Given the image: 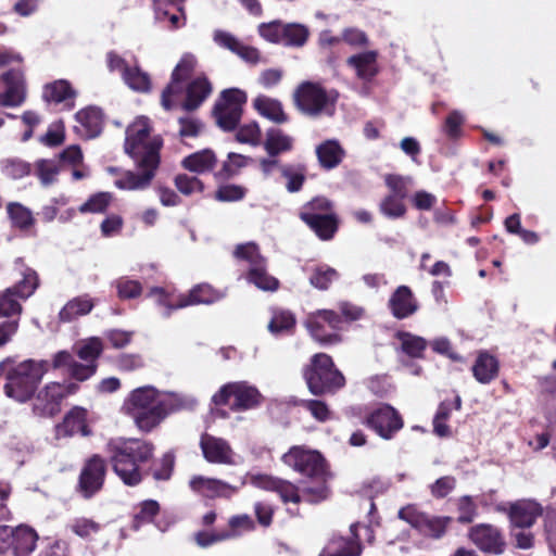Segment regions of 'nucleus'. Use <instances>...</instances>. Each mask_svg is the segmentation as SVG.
<instances>
[{"instance_id":"1","label":"nucleus","mask_w":556,"mask_h":556,"mask_svg":"<svg viewBox=\"0 0 556 556\" xmlns=\"http://www.w3.org/2000/svg\"><path fill=\"white\" fill-rule=\"evenodd\" d=\"M106 452L113 472L125 485L137 486L144 478L141 466L153 459L155 445L139 438H116L108 442Z\"/></svg>"},{"instance_id":"2","label":"nucleus","mask_w":556,"mask_h":556,"mask_svg":"<svg viewBox=\"0 0 556 556\" xmlns=\"http://www.w3.org/2000/svg\"><path fill=\"white\" fill-rule=\"evenodd\" d=\"M248 101L245 91L238 88H228L220 92L213 106V116L217 126L224 131L237 129L235 139L239 143L256 147L261 144L262 130L257 122L240 126L243 106Z\"/></svg>"},{"instance_id":"3","label":"nucleus","mask_w":556,"mask_h":556,"mask_svg":"<svg viewBox=\"0 0 556 556\" xmlns=\"http://www.w3.org/2000/svg\"><path fill=\"white\" fill-rule=\"evenodd\" d=\"M49 370L50 363L47 359L28 358L16 363L13 358V363L2 371L5 377L4 394L18 403L28 402L36 394L43 376Z\"/></svg>"},{"instance_id":"4","label":"nucleus","mask_w":556,"mask_h":556,"mask_svg":"<svg viewBox=\"0 0 556 556\" xmlns=\"http://www.w3.org/2000/svg\"><path fill=\"white\" fill-rule=\"evenodd\" d=\"M302 378L308 391L317 397L334 395L346 384L343 372L327 353L313 354L302 368Z\"/></svg>"},{"instance_id":"5","label":"nucleus","mask_w":556,"mask_h":556,"mask_svg":"<svg viewBox=\"0 0 556 556\" xmlns=\"http://www.w3.org/2000/svg\"><path fill=\"white\" fill-rule=\"evenodd\" d=\"M292 99L299 112L309 117H318L333 113L338 92L326 90L320 83L306 80L295 88Z\"/></svg>"},{"instance_id":"6","label":"nucleus","mask_w":556,"mask_h":556,"mask_svg":"<svg viewBox=\"0 0 556 556\" xmlns=\"http://www.w3.org/2000/svg\"><path fill=\"white\" fill-rule=\"evenodd\" d=\"M151 131L150 121L144 116L136 118L126 128L124 150L134 161H141L149 152H155L157 162H161L163 140L160 137L151 138Z\"/></svg>"},{"instance_id":"7","label":"nucleus","mask_w":556,"mask_h":556,"mask_svg":"<svg viewBox=\"0 0 556 556\" xmlns=\"http://www.w3.org/2000/svg\"><path fill=\"white\" fill-rule=\"evenodd\" d=\"M263 395L247 381L228 382L212 396L216 406H228L232 412H244L261 405Z\"/></svg>"},{"instance_id":"8","label":"nucleus","mask_w":556,"mask_h":556,"mask_svg":"<svg viewBox=\"0 0 556 556\" xmlns=\"http://www.w3.org/2000/svg\"><path fill=\"white\" fill-rule=\"evenodd\" d=\"M304 326L312 339L321 346L337 345L343 341L340 333L342 318L333 309H317L309 313Z\"/></svg>"},{"instance_id":"9","label":"nucleus","mask_w":556,"mask_h":556,"mask_svg":"<svg viewBox=\"0 0 556 556\" xmlns=\"http://www.w3.org/2000/svg\"><path fill=\"white\" fill-rule=\"evenodd\" d=\"M397 516L425 538L439 540L443 538L453 522L450 516H434L419 510L415 505L402 507Z\"/></svg>"},{"instance_id":"10","label":"nucleus","mask_w":556,"mask_h":556,"mask_svg":"<svg viewBox=\"0 0 556 556\" xmlns=\"http://www.w3.org/2000/svg\"><path fill=\"white\" fill-rule=\"evenodd\" d=\"M281 459L287 466L308 479L330 475L327 460L318 451L294 445L282 455Z\"/></svg>"},{"instance_id":"11","label":"nucleus","mask_w":556,"mask_h":556,"mask_svg":"<svg viewBox=\"0 0 556 556\" xmlns=\"http://www.w3.org/2000/svg\"><path fill=\"white\" fill-rule=\"evenodd\" d=\"M108 473V462L99 454L85 459L75 486L85 500H90L102 491Z\"/></svg>"},{"instance_id":"12","label":"nucleus","mask_w":556,"mask_h":556,"mask_svg":"<svg viewBox=\"0 0 556 556\" xmlns=\"http://www.w3.org/2000/svg\"><path fill=\"white\" fill-rule=\"evenodd\" d=\"M363 425L383 440H392L404 427V419L392 405L382 403L366 414Z\"/></svg>"},{"instance_id":"13","label":"nucleus","mask_w":556,"mask_h":556,"mask_svg":"<svg viewBox=\"0 0 556 556\" xmlns=\"http://www.w3.org/2000/svg\"><path fill=\"white\" fill-rule=\"evenodd\" d=\"M141 173H135L127 170L123 174L119 179L115 180V186L121 190H144L151 186L155 173L160 166L157 162L156 153L149 152L141 161H135Z\"/></svg>"},{"instance_id":"14","label":"nucleus","mask_w":556,"mask_h":556,"mask_svg":"<svg viewBox=\"0 0 556 556\" xmlns=\"http://www.w3.org/2000/svg\"><path fill=\"white\" fill-rule=\"evenodd\" d=\"M468 540L482 553L502 555L506 549L503 531L491 523H478L468 529Z\"/></svg>"},{"instance_id":"15","label":"nucleus","mask_w":556,"mask_h":556,"mask_svg":"<svg viewBox=\"0 0 556 556\" xmlns=\"http://www.w3.org/2000/svg\"><path fill=\"white\" fill-rule=\"evenodd\" d=\"M188 485L193 493L207 500H229L239 490V486L232 485L224 480L208 478L202 475L192 476Z\"/></svg>"},{"instance_id":"16","label":"nucleus","mask_w":556,"mask_h":556,"mask_svg":"<svg viewBox=\"0 0 556 556\" xmlns=\"http://www.w3.org/2000/svg\"><path fill=\"white\" fill-rule=\"evenodd\" d=\"M63 401L62 383L49 382L37 393L33 413L38 417H54L61 412Z\"/></svg>"},{"instance_id":"17","label":"nucleus","mask_w":556,"mask_h":556,"mask_svg":"<svg viewBox=\"0 0 556 556\" xmlns=\"http://www.w3.org/2000/svg\"><path fill=\"white\" fill-rule=\"evenodd\" d=\"M199 446L204 459L211 464H235V452L229 442L223 438L204 432L200 437Z\"/></svg>"},{"instance_id":"18","label":"nucleus","mask_w":556,"mask_h":556,"mask_svg":"<svg viewBox=\"0 0 556 556\" xmlns=\"http://www.w3.org/2000/svg\"><path fill=\"white\" fill-rule=\"evenodd\" d=\"M174 402L172 399L162 397L160 392L151 387L144 386L132 390L126 397L123 409L127 416L138 414L142 410L152 408L157 404Z\"/></svg>"},{"instance_id":"19","label":"nucleus","mask_w":556,"mask_h":556,"mask_svg":"<svg viewBox=\"0 0 556 556\" xmlns=\"http://www.w3.org/2000/svg\"><path fill=\"white\" fill-rule=\"evenodd\" d=\"M1 79L5 90L0 93V105L5 108L20 106L26 100V85L24 73L20 68H12L2 74Z\"/></svg>"},{"instance_id":"20","label":"nucleus","mask_w":556,"mask_h":556,"mask_svg":"<svg viewBox=\"0 0 556 556\" xmlns=\"http://www.w3.org/2000/svg\"><path fill=\"white\" fill-rule=\"evenodd\" d=\"M76 90L66 79H56L48 83L42 88V101L47 104L62 105L63 110L71 111L75 108Z\"/></svg>"},{"instance_id":"21","label":"nucleus","mask_w":556,"mask_h":556,"mask_svg":"<svg viewBox=\"0 0 556 556\" xmlns=\"http://www.w3.org/2000/svg\"><path fill=\"white\" fill-rule=\"evenodd\" d=\"M87 409L74 406L70 409L62 422L55 426V437L58 439L73 437L77 433L83 437L91 434V430L87 424Z\"/></svg>"},{"instance_id":"22","label":"nucleus","mask_w":556,"mask_h":556,"mask_svg":"<svg viewBox=\"0 0 556 556\" xmlns=\"http://www.w3.org/2000/svg\"><path fill=\"white\" fill-rule=\"evenodd\" d=\"M177 410L174 402L157 404L150 409L129 416L135 426L143 433H150L156 429L172 413Z\"/></svg>"},{"instance_id":"23","label":"nucleus","mask_w":556,"mask_h":556,"mask_svg":"<svg viewBox=\"0 0 556 556\" xmlns=\"http://www.w3.org/2000/svg\"><path fill=\"white\" fill-rule=\"evenodd\" d=\"M388 307L396 319H405L414 315L419 303L408 286H399L388 301Z\"/></svg>"},{"instance_id":"24","label":"nucleus","mask_w":556,"mask_h":556,"mask_svg":"<svg viewBox=\"0 0 556 556\" xmlns=\"http://www.w3.org/2000/svg\"><path fill=\"white\" fill-rule=\"evenodd\" d=\"M186 97L180 106L186 112L197 111L211 96L213 86L204 75L197 76L186 86Z\"/></svg>"},{"instance_id":"25","label":"nucleus","mask_w":556,"mask_h":556,"mask_svg":"<svg viewBox=\"0 0 556 556\" xmlns=\"http://www.w3.org/2000/svg\"><path fill=\"white\" fill-rule=\"evenodd\" d=\"M224 298V293L211 285L202 282L193 286L188 293L178 294V307H188L194 305H211Z\"/></svg>"},{"instance_id":"26","label":"nucleus","mask_w":556,"mask_h":556,"mask_svg":"<svg viewBox=\"0 0 556 556\" xmlns=\"http://www.w3.org/2000/svg\"><path fill=\"white\" fill-rule=\"evenodd\" d=\"M378 52L375 50L353 54L346 60V65L355 71L357 78L371 81L379 73Z\"/></svg>"},{"instance_id":"27","label":"nucleus","mask_w":556,"mask_h":556,"mask_svg":"<svg viewBox=\"0 0 556 556\" xmlns=\"http://www.w3.org/2000/svg\"><path fill=\"white\" fill-rule=\"evenodd\" d=\"M543 509L535 502H518L509 508V519L517 528H530L542 516Z\"/></svg>"},{"instance_id":"28","label":"nucleus","mask_w":556,"mask_h":556,"mask_svg":"<svg viewBox=\"0 0 556 556\" xmlns=\"http://www.w3.org/2000/svg\"><path fill=\"white\" fill-rule=\"evenodd\" d=\"M395 339L400 342V345L395 348L399 354L409 359L425 358V352L428 348V341L425 338L401 330L395 333Z\"/></svg>"},{"instance_id":"29","label":"nucleus","mask_w":556,"mask_h":556,"mask_svg":"<svg viewBox=\"0 0 556 556\" xmlns=\"http://www.w3.org/2000/svg\"><path fill=\"white\" fill-rule=\"evenodd\" d=\"M302 222L323 241L333 239L340 226V218L337 213L325 216L311 215Z\"/></svg>"},{"instance_id":"30","label":"nucleus","mask_w":556,"mask_h":556,"mask_svg":"<svg viewBox=\"0 0 556 556\" xmlns=\"http://www.w3.org/2000/svg\"><path fill=\"white\" fill-rule=\"evenodd\" d=\"M38 541V534L35 529L27 525H20L16 528H12V545L15 556H28L30 555Z\"/></svg>"},{"instance_id":"31","label":"nucleus","mask_w":556,"mask_h":556,"mask_svg":"<svg viewBox=\"0 0 556 556\" xmlns=\"http://www.w3.org/2000/svg\"><path fill=\"white\" fill-rule=\"evenodd\" d=\"M471 370L472 376L478 382L488 384L497 378L500 372V362L488 351H481L479 352Z\"/></svg>"},{"instance_id":"32","label":"nucleus","mask_w":556,"mask_h":556,"mask_svg":"<svg viewBox=\"0 0 556 556\" xmlns=\"http://www.w3.org/2000/svg\"><path fill=\"white\" fill-rule=\"evenodd\" d=\"M263 148L268 156H279L293 150L294 138L280 128L270 127L266 130Z\"/></svg>"},{"instance_id":"33","label":"nucleus","mask_w":556,"mask_h":556,"mask_svg":"<svg viewBox=\"0 0 556 556\" xmlns=\"http://www.w3.org/2000/svg\"><path fill=\"white\" fill-rule=\"evenodd\" d=\"M330 478L331 473L309 479L311 483L302 482L300 486L302 501L313 505L326 501L330 495V488L328 485Z\"/></svg>"},{"instance_id":"34","label":"nucleus","mask_w":556,"mask_h":556,"mask_svg":"<svg viewBox=\"0 0 556 556\" xmlns=\"http://www.w3.org/2000/svg\"><path fill=\"white\" fill-rule=\"evenodd\" d=\"M94 307L93 299L83 294L70 300L59 312L61 323H71L80 316L89 314Z\"/></svg>"},{"instance_id":"35","label":"nucleus","mask_w":556,"mask_h":556,"mask_svg":"<svg viewBox=\"0 0 556 556\" xmlns=\"http://www.w3.org/2000/svg\"><path fill=\"white\" fill-rule=\"evenodd\" d=\"M280 175L286 179V189L290 193L300 192L307 177V166L304 163H287L279 166Z\"/></svg>"},{"instance_id":"36","label":"nucleus","mask_w":556,"mask_h":556,"mask_svg":"<svg viewBox=\"0 0 556 556\" xmlns=\"http://www.w3.org/2000/svg\"><path fill=\"white\" fill-rule=\"evenodd\" d=\"M316 156L321 168H336L344 157V150L336 140H326L316 147Z\"/></svg>"},{"instance_id":"37","label":"nucleus","mask_w":556,"mask_h":556,"mask_svg":"<svg viewBox=\"0 0 556 556\" xmlns=\"http://www.w3.org/2000/svg\"><path fill=\"white\" fill-rule=\"evenodd\" d=\"M253 106L260 115L276 123H287L289 117L285 113L282 104L277 99L261 94L253 100Z\"/></svg>"},{"instance_id":"38","label":"nucleus","mask_w":556,"mask_h":556,"mask_svg":"<svg viewBox=\"0 0 556 556\" xmlns=\"http://www.w3.org/2000/svg\"><path fill=\"white\" fill-rule=\"evenodd\" d=\"M327 556H361L363 544L359 534L354 538L333 536L326 548Z\"/></svg>"},{"instance_id":"39","label":"nucleus","mask_w":556,"mask_h":556,"mask_svg":"<svg viewBox=\"0 0 556 556\" xmlns=\"http://www.w3.org/2000/svg\"><path fill=\"white\" fill-rule=\"evenodd\" d=\"M76 121L84 127L88 138L100 135L104 124L103 112L96 106H88L75 114Z\"/></svg>"},{"instance_id":"40","label":"nucleus","mask_w":556,"mask_h":556,"mask_svg":"<svg viewBox=\"0 0 556 556\" xmlns=\"http://www.w3.org/2000/svg\"><path fill=\"white\" fill-rule=\"evenodd\" d=\"M216 163L217 157L214 151L211 149H203L186 156L182 160L181 165L189 172L202 174L211 172L216 166Z\"/></svg>"},{"instance_id":"41","label":"nucleus","mask_w":556,"mask_h":556,"mask_svg":"<svg viewBox=\"0 0 556 556\" xmlns=\"http://www.w3.org/2000/svg\"><path fill=\"white\" fill-rule=\"evenodd\" d=\"M296 326V318L291 311L275 309L267 329L274 336L292 334Z\"/></svg>"},{"instance_id":"42","label":"nucleus","mask_w":556,"mask_h":556,"mask_svg":"<svg viewBox=\"0 0 556 556\" xmlns=\"http://www.w3.org/2000/svg\"><path fill=\"white\" fill-rule=\"evenodd\" d=\"M247 279L263 291H277L280 287L279 280L269 275L266 269V261L255 267H250Z\"/></svg>"},{"instance_id":"43","label":"nucleus","mask_w":556,"mask_h":556,"mask_svg":"<svg viewBox=\"0 0 556 556\" xmlns=\"http://www.w3.org/2000/svg\"><path fill=\"white\" fill-rule=\"evenodd\" d=\"M66 529L84 541H91L102 530V525L92 518L75 517L66 525Z\"/></svg>"},{"instance_id":"44","label":"nucleus","mask_w":556,"mask_h":556,"mask_svg":"<svg viewBox=\"0 0 556 556\" xmlns=\"http://www.w3.org/2000/svg\"><path fill=\"white\" fill-rule=\"evenodd\" d=\"M175 464V454L170 451L165 452L149 467V470L144 472V476L151 475V477L157 482L168 481L174 473Z\"/></svg>"},{"instance_id":"45","label":"nucleus","mask_w":556,"mask_h":556,"mask_svg":"<svg viewBox=\"0 0 556 556\" xmlns=\"http://www.w3.org/2000/svg\"><path fill=\"white\" fill-rule=\"evenodd\" d=\"M75 354L88 364H98V359L103 352L102 340L98 337H91L74 346Z\"/></svg>"},{"instance_id":"46","label":"nucleus","mask_w":556,"mask_h":556,"mask_svg":"<svg viewBox=\"0 0 556 556\" xmlns=\"http://www.w3.org/2000/svg\"><path fill=\"white\" fill-rule=\"evenodd\" d=\"M309 37L308 28L299 23H285L281 45L287 47H303Z\"/></svg>"},{"instance_id":"47","label":"nucleus","mask_w":556,"mask_h":556,"mask_svg":"<svg viewBox=\"0 0 556 556\" xmlns=\"http://www.w3.org/2000/svg\"><path fill=\"white\" fill-rule=\"evenodd\" d=\"M334 213L333 202L324 195H317L302 206L299 218L305 220V217L311 215L325 216Z\"/></svg>"},{"instance_id":"48","label":"nucleus","mask_w":556,"mask_h":556,"mask_svg":"<svg viewBox=\"0 0 556 556\" xmlns=\"http://www.w3.org/2000/svg\"><path fill=\"white\" fill-rule=\"evenodd\" d=\"M123 78L132 90L147 92L151 89L150 76L137 66H125Z\"/></svg>"},{"instance_id":"49","label":"nucleus","mask_w":556,"mask_h":556,"mask_svg":"<svg viewBox=\"0 0 556 556\" xmlns=\"http://www.w3.org/2000/svg\"><path fill=\"white\" fill-rule=\"evenodd\" d=\"M338 278L339 273L334 268L328 265H319L312 270L309 283L320 291H326Z\"/></svg>"},{"instance_id":"50","label":"nucleus","mask_w":556,"mask_h":556,"mask_svg":"<svg viewBox=\"0 0 556 556\" xmlns=\"http://www.w3.org/2000/svg\"><path fill=\"white\" fill-rule=\"evenodd\" d=\"M160 509V504L155 500H146L139 503L138 511L134 515L132 528L137 530L143 525L153 522Z\"/></svg>"},{"instance_id":"51","label":"nucleus","mask_w":556,"mask_h":556,"mask_svg":"<svg viewBox=\"0 0 556 556\" xmlns=\"http://www.w3.org/2000/svg\"><path fill=\"white\" fill-rule=\"evenodd\" d=\"M405 199L392 194H386L379 203V211L390 219L403 218L406 215L407 207Z\"/></svg>"},{"instance_id":"52","label":"nucleus","mask_w":556,"mask_h":556,"mask_svg":"<svg viewBox=\"0 0 556 556\" xmlns=\"http://www.w3.org/2000/svg\"><path fill=\"white\" fill-rule=\"evenodd\" d=\"M251 161L252 159L250 156L229 152L227 155V161L223 163L222 168L217 173V176L223 179H229L238 175L239 172L247 167Z\"/></svg>"},{"instance_id":"53","label":"nucleus","mask_w":556,"mask_h":556,"mask_svg":"<svg viewBox=\"0 0 556 556\" xmlns=\"http://www.w3.org/2000/svg\"><path fill=\"white\" fill-rule=\"evenodd\" d=\"M8 214L14 227L20 230H28L35 224V218L27 207L21 203H9Z\"/></svg>"},{"instance_id":"54","label":"nucleus","mask_w":556,"mask_h":556,"mask_svg":"<svg viewBox=\"0 0 556 556\" xmlns=\"http://www.w3.org/2000/svg\"><path fill=\"white\" fill-rule=\"evenodd\" d=\"M18 299L20 298L14 293V290L10 288L0 294V318H17L20 320L22 305L18 302Z\"/></svg>"},{"instance_id":"55","label":"nucleus","mask_w":556,"mask_h":556,"mask_svg":"<svg viewBox=\"0 0 556 556\" xmlns=\"http://www.w3.org/2000/svg\"><path fill=\"white\" fill-rule=\"evenodd\" d=\"M113 200V195L110 192H97L88 198V200L78 207V212L81 214L92 213L101 214L105 213Z\"/></svg>"},{"instance_id":"56","label":"nucleus","mask_w":556,"mask_h":556,"mask_svg":"<svg viewBox=\"0 0 556 556\" xmlns=\"http://www.w3.org/2000/svg\"><path fill=\"white\" fill-rule=\"evenodd\" d=\"M185 0H153V12L155 20L159 22H166L167 17L173 13V10L181 13L182 18H186Z\"/></svg>"},{"instance_id":"57","label":"nucleus","mask_w":556,"mask_h":556,"mask_svg":"<svg viewBox=\"0 0 556 556\" xmlns=\"http://www.w3.org/2000/svg\"><path fill=\"white\" fill-rule=\"evenodd\" d=\"M412 184L413 179L409 176L399 174H388L384 176V185L389 190V194L397 198L406 199Z\"/></svg>"},{"instance_id":"58","label":"nucleus","mask_w":556,"mask_h":556,"mask_svg":"<svg viewBox=\"0 0 556 556\" xmlns=\"http://www.w3.org/2000/svg\"><path fill=\"white\" fill-rule=\"evenodd\" d=\"M147 296L154 298L156 304L165 308L164 316L166 318H168L174 311L181 308L176 306L178 304V295L174 296L162 287H152L147 293Z\"/></svg>"},{"instance_id":"59","label":"nucleus","mask_w":556,"mask_h":556,"mask_svg":"<svg viewBox=\"0 0 556 556\" xmlns=\"http://www.w3.org/2000/svg\"><path fill=\"white\" fill-rule=\"evenodd\" d=\"M35 174L42 186H50L55 181L59 167L53 160L40 159L35 163Z\"/></svg>"},{"instance_id":"60","label":"nucleus","mask_w":556,"mask_h":556,"mask_svg":"<svg viewBox=\"0 0 556 556\" xmlns=\"http://www.w3.org/2000/svg\"><path fill=\"white\" fill-rule=\"evenodd\" d=\"M31 172L30 163L21 159H7L2 162V173L11 179H21Z\"/></svg>"},{"instance_id":"61","label":"nucleus","mask_w":556,"mask_h":556,"mask_svg":"<svg viewBox=\"0 0 556 556\" xmlns=\"http://www.w3.org/2000/svg\"><path fill=\"white\" fill-rule=\"evenodd\" d=\"M229 530L224 533H233L232 539L241 535L242 532H253L256 529V522L248 514L231 516L228 520Z\"/></svg>"},{"instance_id":"62","label":"nucleus","mask_w":556,"mask_h":556,"mask_svg":"<svg viewBox=\"0 0 556 556\" xmlns=\"http://www.w3.org/2000/svg\"><path fill=\"white\" fill-rule=\"evenodd\" d=\"M174 184L177 190L184 195L202 193L204 190V184L198 177L187 174H178L174 178Z\"/></svg>"},{"instance_id":"63","label":"nucleus","mask_w":556,"mask_h":556,"mask_svg":"<svg viewBox=\"0 0 556 556\" xmlns=\"http://www.w3.org/2000/svg\"><path fill=\"white\" fill-rule=\"evenodd\" d=\"M253 511L256 519V523L264 529L271 527L274 522V516L276 507L266 501H257L253 504Z\"/></svg>"},{"instance_id":"64","label":"nucleus","mask_w":556,"mask_h":556,"mask_svg":"<svg viewBox=\"0 0 556 556\" xmlns=\"http://www.w3.org/2000/svg\"><path fill=\"white\" fill-rule=\"evenodd\" d=\"M457 522L471 523L478 515V506L469 495H464L457 501Z\"/></svg>"}]
</instances>
